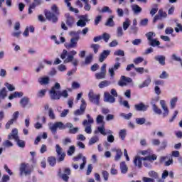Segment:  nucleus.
Here are the masks:
<instances>
[{
  "label": "nucleus",
  "instance_id": "1",
  "mask_svg": "<svg viewBox=\"0 0 182 182\" xmlns=\"http://www.w3.org/2000/svg\"><path fill=\"white\" fill-rule=\"evenodd\" d=\"M57 90H60V84L59 82H55V85L52 87L49 92L51 100H59L60 97H64V99L69 97V93H68L66 90L61 92Z\"/></svg>",
  "mask_w": 182,
  "mask_h": 182
},
{
  "label": "nucleus",
  "instance_id": "2",
  "mask_svg": "<svg viewBox=\"0 0 182 182\" xmlns=\"http://www.w3.org/2000/svg\"><path fill=\"white\" fill-rule=\"evenodd\" d=\"M51 11H53V13L49 11H45V16L48 21H52V22L55 23V22H58V17L56 15H59V9L54 4L51 7Z\"/></svg>",
  "mask_w": 182,
  "mask_h": 182
},
{
  "label": "nucleus",
  "instance_id": "3",
  "mask_svg": "<svg viewBox=\"0 0 182 182\" xmlns=\"http://www.w3.org/2000/svg\"><path fill=\"white\" fill-rule=\"evenodd\" d=\"M154 160H157V156L156 155H151V156H148L144 158L140 157V156H135L134 159V164L136 166V167H138L139 168H141L142 167V164L141 161H154Z\"/></svg>",
  "mask_w": 182,
  "mask_h": 182
},
{
  "label": "nucleus",
  "instance_id": "4",
  "mask_svg": "<svg viewBox=\"0 0 182 182\" xmlns=\"http://www.w3.org/2000/svg\"><path fill=\"white\" fill-rule=\"evenodd\" d=\"M20 175L21 176H29L32 173V168L29 164L22 163L20 165Z\"/></svg>",
  "mask_w": 182,
  "mask_h": 182
},
{
  "label": "nucleus",
  "instance_id": "5",
  "mask_svg": "<svg viewBox=\"0 0 182 182\" xmlns=\"http://www.w3.org/2000/svg\"><path fill=\"white\" fill-rule=\"evenodd\" d=\"M88 97L91 103H94V105H96L97 106L100 105V94H95L93 90H90Z\"/></svg>",
  "mask_w": 182,
  "mask_h": 182
},
{
  "label": "nucleus",
  "instance_id": "6",
  "mask_svg": "<svg viewBox=\"0 0 182 182\" xmlns=\"http://www.w3.org/2000/svg\"><path fill=\"white\" fill-rule=\"evenodd\" d=\"M66 127V124H64L62 122H58L54 124H50L49 129L53 133H56V132H58V129H59V130H65Z\"/></svg>",
  "mask_w": 182,
  "mask_h": 182
},
{
  "label": "nucleus",
  "instance_id": "7",
  "mask_svg": "<svg viewBox=\"0 0 182 182\" xmlns=\"http://www.w3.org/2000/svg\"><path fill=\"white\" fill-rule=\"evenodd\" d=\"M55 151L57 153V156H58V163L63 161V160H65V157H66V154L63 152V149H62L59 144L55 145Z\"/></svg>",
  "mask_w": 182,
  "mask_h": 182
},
{
  "label": "nucleus",
  "instance_id": "8",
  "mask_svg": "<svg viewBox=\"0 0 182 182\" xmlns=\"http://www.w3.org/2000/svg\"><path fill=\"white\" fill-rule=\"evenodd\" d=\"M80 159H82V163L80 165V170H83L85 168V166H86V163H87L86 156H83V154H78L76 156L73 157L74 161H77Z\"/></svg>",
  "mask_w": 182,
  "mask_h": 182
},
{
  "label": "nucleus",
  "instance_id": "9",
  "mask_svg": "<svg viewBox=\"0 0 182 182\" xmlns=\"http://www.w3.org/2000/svg\"><path fill=\"white\" fill-rule=\"evenodd\" d=\"M86 110V101L83 99L81 100V105L79 109H76L74 112L75 116H82V114H85V111Z\"/></svg>",
  "mask_w": 182,
  "mask_h": 182
},
{
  "label": "nucleus",
  "instance_id": "10",
  "mask_svg": "<svg viewBox=\"0 0 182 182\" xmlns=\"http://www.w3.org/2000/svg\"><path fill=\"white\" fill-rule=\"evenodd\" d=\"M133 80L129 77H126L124 75L121 76L120 80L118 81V85L123 87L124 86H127L128 83H132Z\"/></svg>",
  "mask_w": 182,
  "mask_h": 182
},
{
  "label": "nucleus",
  "instance_id": "11",
  "mask_svg": "<svg viewBox=\"0 0 182 182\" xmlns=\"http://www.w3.org/2000/svg\"><path fill=\"white\" fill-rule=\"evenodd\" d=\"M89 16L87 14L81 16L80 18L77 22V26H80V28H85L86 26V23L89 22Z\"/></svg>",
  "mask_w": 182,
  "mask_h": 182
},
{
  "label": "nucleus",
  "instance_id": "12",
  "mask_svg": "<svg viewBox=\"0 0 182 182\" xmlns=\"http://www.w3.org/2000/svg\"><path fill=\"white\" fill-rule=\"evenodd\" d=\"M64 63H71L76 68L79 65V60L75 58L73 55H68V58L64 60Z\"/></svg>",
  "mask_w": 182,
  "mask_h": 182
},
{
  "label": "nucleus",
  "instance_id": "13",
  "mask_svg": "<svg viewBox=\"0 0 182 182\" xmlns=\"http://www.w3.org/2000/svg\"><path fill=\"white\" fill-rule=\"evenodd\" d=\"M104 101L107 103H114V102H116V98L110 95V93L105 92L104 93Z\"/></svg>",
  "mask_w": 182,
  "mask_h": 182
},
{
  "label": "nucleus",
  "instance_id": "14",
  "mask_svg": "<svg viewBox=\"0 0 182 182\" xmlns=\"http://www.w3.org/2000/svg\"><path fill=\"white\" fill-rule=\"evenodd\" d=\"M134 109L136 112H146L149 109V106L144 105V103L141 102L134 105Z\"/></svg>",
  "mask_w": 182,
  "mask_h": 182
},
{
  "label": "nucleus",
  "instance_id": "15",
  "mask_svg": "<svg viewBox=\"0 0 182 182\" xmlns=\"http://www.w3.org/2000/svg\"><path fill=\"white\" fill-rule=\"evenodd\" d=\"M66 128L69 129V133L70 134H76L80 130L79 127H73V124L70 122L66 123Z\"/></svg>",
  "mask_w": 182,
  "mask_h": 182
},
{
  "label": "nucleus",
  "instance_id": "16",
  "mask_svg": "<svg viewBox=\"0 0 182 182\" xmlns=\"http://www.w3.org/2000/svg\"><path fill=\"white\" fill-rule=\"evenodd\" d=\"M79 41V38H72L70 41V43L66 46L68 49H72L76 48L77 46V41Z\"/></svg>",
  "mask_w": 182,
  "mask_h": 182
},
{
  "label": "nucleus",
  "instance_id": "17",
  "mask_svg": "<svg viewBox=\"0 0 182 182\" xmlns=\"http://www.w3.org/2000/svg\"><path fill=\"white\" fill-rule=\"evenodd\" d=\"M159 103L161 105L162 109L164 110V113H163L164 117L168 116L169 111H168V108L167 107V105H166V101L161 100H160Z\"/></svg>",
  "mask_w": 182,
  "mask_h": 182
},
{
  "label": "nucleus",
  "instance_id": "18",
  "mask_svg": "<svg viewBox=\"0 0 182 182\" xmlns=\"http://www.w3.org/2000/svg\"><path fill=\"white\" fill-rule=\"evenodd\" d=\"M121 65L122 64L120 63L117 62L115 63L113 67H112L111 68H109L108 72L111 77H113L114 76V70H117L120 68Z\"/></svg>",
  "mask_w": 182,
  "mask_h": 182
},
{
  "label": "nucleus",
  "instance_id": "19",
  "mask_svg": "<svg viewBox=\"0 0 182 182\" xmlns=\"http://www.w3.org/2000/svg\"><path fill=\"white\" fill-rule=\"evenodd\" d=\"M9 140H15L16 141L19 139V136H18V130L16 129H14L11 131V133H10L8 136Z\"/></svg>",
  "mask_w": 182,
  "mask_h": 182
},
{
  "label": "nucleus",
  "instance_id": "20",
  "mask_svg": "<svg viewBox=\"0 0 182 182\" xmlns=\"http://www.w3.org/2000/svg\"><path fill=\"white\" fill-rule=\"evenodd\" d=\"M65 18H66V24L68 26H70L72 28L73 26V23H75V19L73 17L70 16V14H65Z\"/></svg>",
  "mask_w": 182,
  "mask_h": 182
},
{
  "label": "nucleus",
  "instance_id": "21",
  "mask_svg": "<svg viewBox=\"0 0 182 182\" xmlns=\"http://www.w3.org/2000/svg\"><path fill=\"white\" fill-rule=\"evenodd\" d=\"M154 60L156 62H159V63L162 66H164V65H166V56L164 55H156L154 57Z\"/></svg>",
  "mask_w": 182,
  "mask_h": 182
},
{
  "label": "nucleus",
  "instance_id": "22",
  "mask_svg": "<svg viewBox=\"0 0 182 182\" xmlns=\"http://www.w3.org/2000/svg\"><path fill=\"white\" fill-rule=\"evenodd\" d=\"M110 55V50H105L103 52L100 54L99 61L102 63L105 62V59L107 58Z\"/></svg>",
  "mask_w": 182,
  "mask_h": 182
},
{
  "label": "nucleus",
  "instance_id": "23",
  "mask_svg": "<svg viewBox=\"0 0 182 182\" xmlns=\"http://www.w3.org/2000/svg\"><path fill=\"white\" fill-rule=\"evenodd\" d=\"M112 151L116 152V155L114 156L115 161H119V160H120V159H122V156H123V152L122 151V149H112Z\"/></svg>",
  "mask_w": 182,
  "mask_h": 182
},
{
  "label": "nucleus",
  "instance_id": "24",
  "mask_svg": "<svg viewBox=\"0 0 182 182\" xmlns=\"http://www.w3.org/2000/svg\"><path fill=\"white\" fill-rule=\"evenodd\" d=\"M87 119L82 122V126H87V124H93L95 123V120L90 117V114H87Z\"/></svg>",
  "mask_w": 182,
  "mask_h": 182
},
{
  "label": "nucleus",
  "instance_id": "25",
  "mask_svg": "<svg viewBox=\"0 0 182 182\" xmlns=\"http://www.w3.org/2000/svg\"><path fill=\"white\" fill-rule=\"evenodd\" d=\"M38 82L40 85H49L50 79L49 78V77H42L38 79Z\"/></svg>",
  "mask_w": 182,
  "mask_h": 182
},
{
  "label": "nucleus",
  "instance_id": "26",
  "mask_svg": "<svg viewBox=\"0 0 182 182\" xmlns=\"http://www.w3.org/2000/svg\"><path fill=\"white\" fill-rule=\"evenodd\" d=\"M97 133H100L102 136H107V132H106V129H105V125L97 127V130L94 132V134H97Z\"/></svg>",
  "mask_w": 182,
  "mask_h": 182
},
{
  "label": "nucleus",
  "instance_id": "27",
  "mask_svg": "<svg viewBox=\"0 0 182 182\" xmlns=\"http://www.w3.org/2000/svg\"><path fill=\"white\" fill-rule=\"evenodd\" d=\"M119 168L121 170L122 174H126L127 173V171H129L127 164H126V162H124V161H122L120 163Z\"/></svg>",
  "mask_w": 182,
  "mask_h": 182
},
{
  "label": "nucleus",
  "instance_id": "28",
  "mask_svg": "<svg viewBox=\"0 0 182 182\" xmlns=\"http://www.w3.org/2000/svg\"><path fill=\"white\" fill-rule=\"evenodd\" d=\"M72 0H64L65 4L67 5L68 8H69V11L70 12H75V14H79V10L72 7V4L70 3Z\"/></svg>",
  "mask_w": 182,
  "mask_h": 182
},
{
  "label": "nucleus",
  "instance_id": "29",
  "mask_svg": "<svg viewBox=\"0 0 182 182\" xmlns=\"http://www.w3.org/2000/svg\"><path fill=\"white\" fill-rule=\"evenodd\" d=\"M151 83V78L150 77H148L146 80H145L143 83L139 85V89H143V87H147Z\"/></svg>",
  "mask_w": 182,
  "mask_h": 182
},
{
  "label": "nucleus",
  "instance_id": "30",
  "mask_svg": "<svg viewBox=\"0 0 182 182\" xmlns=\"http://www.w3.org/2000/svg\"><path fill=\"white\" fill-rule=\"evenodd\" d=\"M131 7L134 15H139V14H140L142 11L141 7L139 6L137 4H133Z\"/></svg>",
  "mask_w": 182,
  "mask_h": 182
},
{
  "label": "nucleus",
  "instance_id": "31",
  "mask_svg": "<svg viewBox=\"0 0 182 182\" xmlns=\"http://www.w3.org/2000/svg\"><path fill=\"white\" fill-rule=\"evenodd\" d=\"M21 107H26L29 105V97H24L20 100Z\"/></svg>",
  "mask_w": 182,
  "mask_h": 182
},
{
  "label": "nucleus",
  "instance_id": "32",
  "mask_svg": "<svg viewBox=\"0 0 182 182\" xmlns=\"http://www.w3.org/2000/svg\"><path fill=\"white\" fill-rule=\"evenodd\" d=\"M114 16H110L105 23V26H109V28H113L114 26V21H113Z\"/></svg>",
  "mask_w": 182,
  "mask_h": 182
},
{
  "label": "nucleus",
  "instance_id": "33",
  "mask_svg": "<svg viewBox=\"0 0 182 182\" xmlns=\"http://www.w3.org/2000/svg\"><path fill=\"white\" fill-rule=\"evenodd\" d=\"M23 96V92H14L13 94H11L9 99V100H12V99H15L16 97H22Z\"/></svg>",
  "mask_w": 182,
  "mask_h": 182
},
{
  "label": "nucleus",
  "instance_id": "34",
  "mask_svg": "<svg viewBox=\"0 0 182 182\" xmlns=\"http://www.w3.org/2000/svg\"><path fill=\"white\" fill-rule=\"evenodd\" d=\"M107 134H109L107 136V142L108 143H113L114 141V136H113V132L110 129L107 131Z\"/></svg>",
  "mask_w": 182,
  "mask_h": 182
},
{
  "label": "nucleus",
  "instance_id": "35",
  "mask_svg": "<svg viewBox=\"0 0 182 182\" xmlns=\"http://www.w3.org/2000/svg\"><path fill=\"white\" fill-rule=\"evenodd\" d=\"M111 83L112 82L110 81L103 80L99 83L98 87H100V89H103L105 87H107V86L111 85Z\"/></svg>",
  "mask_w": 182,
  "mask_h": 182
},
{
  "label": "nucleus",
  "instance_id": "36",
  "mask_svg": "<svg viewBox=\"0 0 182 182\" xmlns=\"http://www.w3.org/2000/svg\"><path fill=\"white\" fill-rule=\"evenodd\" d=\"M148 43L149 46H152L153 48H156V46H160V41H156V38H154L150 41H148Z\"/></svg>",
  "mask_w": 182,
  "mask_h": 182
},
{
  "label": "nucleus",
  "instance_id": "37",
  "mask_svg": "<svg viewBox=\"0 0 182 182\" xmlns=\"http://www.w3.org/2000/svg\"><path fill=\"white\" fill-rule=\"evenodd\" d=\"M7 93H8V91H6V88L3 87L0 90V99H3V100L5 99V97L8 96ZM0 103H1V100H0Z\"/></svg>",
  "mask_w": 182,
  "mask_h": 182
},
{
  "label": "nucleus",
  "instance_id": "38",
  "mask_svg": "<svg viewBox=\"0 0 182 182\" xmlns=\"http://www.w3.org/2000/svg\"><path fill=\"white\" fill-rule=\"evenodd\" d=\"M97 141H99V136H94L90 138L88 144L89 146H92V144H95V143H97Z\"/></svg>",
  "mask_w": 182,
  "mask_h": 182
},
{
  "label": "nucleus",
  "instance_id": "39",
  "mask_svg": "<svg viewBox=\"0 0 182 182\" xmlns=\"http://www.w3.org/2000/svg\"><path fill=\"white\" fill-rule=\"evenodd\" d=\"M48 161L49 165L51 166V167H53V166L56 164V158H55V156H49L48 158Z\"/></svg>",
  "mask_w": 182,
  "mask_h": 182
},
{
  "label": "nucleus",
  "instance_id": "40",
  "mask_svg": "<svg viewBox=\"0 0 182 182\" xmlns=\"http://www.w3.org/2000/svg\"><path fill=\"white\" fill-rule=\"evenodd\" d=\"M93 60V54H90L85 59V65H90Z\"/></svg>",
  "mask_w": 182,
  "mask_h": 182
},
{
  "label": "nucleus",
  "instance_id": "41",
  "mask_svg": "<svg viewBox=\"0 0 182 182\" xmlns=\"http://www.w3.org/2000/svg\"><path fill=\"white\" fill-rule=\"evenodd\" d=\"M129 26H130V20L127 18L126 21L122 23V28L124 31H127V29H129Z\"/></svg>",
  "mask_w": 182,
  "mask_h": 182
},
{
  "label": "nucleus",
  "instance_id": "42",
  "mask_svg": "<svg viewBox=\"0 0 182 182\" xmlns=\"http://www.w3.org/2000/svg\"><path fill=\"white\" fill-rule=\"evenodd\" d=\"M75 151H76V147H75V146H70L68 150L67 151L68 156H73Z\"/></svg>",
  "mask_w": 182,
  "mask_h": 182
},
{
  "label": "nucleus",
  "instance_id": "43",
  "mask_svg": "<svg viewBox=\"0 0 182 182\" xmlns=\"http://www.w3.org/2000/svg\"><path fill=\"white\" fill-rule=\"evenodd\" d=\"M152 109L153 111L154 112V113H156V114H161L162 111L160 108H159V107H157V105H156V104H153L152 105Z\"/></svg>",
  "mask_w": 182,
  "mask_h": 182
},
{
  "label": "nucleus",
  "instance_id": "44",
  "mask_svg": "<svg viewBox=\"0 0 182 182\" xmlns=\"http://www.w3.org/2000/svg\"><path fill=\"white\" fill-rule=\"evenodd\" d=\"M178 100V98L177 97H173L170 101L171 105V109H174L176 107V105Z\"/></svg>",
  "mask_w": 182,
  "mask_h": 182
},
{
  "label": "nucleus",
  "instance_id": "45",
  "mask_svg": "<svg viewBox=\"0 0 182 182\" xmlns=\"http://www.w3.org/2000/svg\"><path fill=\"white\" fill-rule=\"evenodd\" d=\"M146 36L147 38L148 42H150L154 39L153 37L156 36V33L150 31L146 34Z\"/></svg>",
  "mask_w": 182,
  "mask_h": 182
},
{
  "label": "nucleus",
  "instance_id": "46",
  "mask_svg": "<svg viewBox=\"0 0 182 182\" xmlns=\"http://www.w3.org/2000/svg\"><path fill=\"white\" fill-rule=\"evenodd\" d=\"M95 77L96 79H97L98 80L100 79H105L106 78V73H97L95 74Z\"/></svg>",
  "mask_w": 182,
  "mask_h": 182
},
{
  "label": "nucleus",
  "instance_id": "47",
  "mask_svg": "<svg viewBox=\"0 0 182 182\" xmlns=\"http://www.w3.org/2000/svg\"><path fill=\"white\" fill-rule=\"evenodd\" d=\"M154 6L155 8L151 9L150 11V15H151V16H154V15H156L159 11V4H154Z\"/></svg>",
  "mask_w": 182,
  "mask_h": 182
},
{
  "label": "nucleus",
  "instance_id": "48",
  "mask_svg": "<svg viewBox=\"0 0 182 182\" xmlns=\"http://www.w3.org/2000/svg\"><path fill=\"white\" fill-rule=\"evenodd\" d=\"M126 129H121L119 132V136L122 139L124 140L126 139V136L127 133L126 132Z\"/></svg>",
  "mask_w": 182,
  "mask_h": 182
},
{
  "label": "nucleus",
  "instance_id": "49",
  "mask_svg": "<svg viewBox=\"0 0 182 182\" xmlns=\"http://www.w3.org/2000/svg\"><path fill=\"white\" fill-rule=\"evenodd\" d=\"M2 146L3 147L9 148V147H12L14 146V144L9 140H6L2 143Z\"/></svg>",
  "mask_w": 182,
  "mask_h": 182
},
{
  "label": "nucleus",
  "instance_id": "50",
  "mask_svg": "<svg viewBox=\"0 0 182 182\" xmlns=\"http://www.w3.org/2000/svg\"><path fill=\"white\" fill-rule=\"evenodd\" d=\"M135 122H136V124L142 125V124H144V123H146V118H144V117L136 118L135 119Z\"/></svg>",
  "mask_w": 182,
  "mask_h": 182
},
{
  "label": "nucleus",
  "instance_id": "51",
  "mask_svg": "<svg viewBox=\"0 0 182 182\" xmlns=\"http://www.w3.org/2000/svg\"><path fill=\"white\" fill-rule=\"evenodd\" d=\"M102 39H103L104 41H105L107 43L109 42V40L110 39V34L107 33H104L102 36H101Z\"/></svg>",
  "mask_w": 182,
  "mask_h": 182
},
{
  "label": "nucleus",
  "instance_id": "52",
  "mask_svg": "<svg viewBox=\"0 0 182 182\" xmlns=\"http://www.w3.org/2000/svg\"><path fill=\"white\" fill-rule=\"evenodd\" d=\"M105 119V117L102 114H99L96 118V123L97 124H102L103 123V120Z\"/></svg>",
  "mask_w": 182,
  "mask_h": 182
},
{
  "label": "nucleus",
  "instance_id": "53",
  "mask_svg": "<svg viewBox=\"0 0 182 182\" xmlns=\"http://www.w3.org/2000/svg\"><path fill=\"white\" fill-rule=\"evenodd\" d=\"M46 89L41 90L37 92V97H43L46 95Z\"/></svg>",
  "mask_w": 182,
  "mask_h": 182
},
{
  "label": "nucleus",
  "instance_id": "54",
  "mask_svg": "<svg viewBox=\"0 0 182 182\" xmlns=\"http://www.w3.org/2000/svg\"><path fill=\"white\" fill-rule=\"evenodd\" d=\"M123 28L122 27H117V38H122L123 36Z\"/></svg>",
  "mask_w": 182,
  "mask_h": 182
},
{
  "label": "nucleus",
  "instance_id": "55",
  "mask_svg": "<svg viewBox=\"0 0 182 182\" xmlns=\"http://www.w3.org/2000/svg\"><path fill=\"white\" fill-rule=\"evenodd\" d=\"M85 132L87 134H92V125L90 124L85 125Z\"/></svg>",
  "mask_w": 182,
  "mask_h": 182
},
{
  "label": "nucleus",
  "instance_id": "56",
  "mask_svg": "<svg viewBox=\"0 0 182 182\" xmlns=\"http://www.w3.org/2000/svg\"><path fill=\"white\" fill-rule=\"evenodd\" d=\"M48 116L52 120H55V119H56V116H55V113L53 112V109L52 108L49 109Z\"/></svg>",
  "mask_w": 182,
  "mask_h": 182
},
{
  "label": "nucleus",
  "instance_id": "57",
  "mask_svg": "<svg viewBox=\"0 0 182 182\" xmlns=\"http://www.w3.org/2000/svg\"><path fill=\"white\" fill-rule=\"evenodd\" d=\"M148 174L149 177H151L152 178H154H154H159V173H157V172L156 171H149Z\"/></svg>",
  "mask_w": 182,
  "mask_h": 182
},
{
  "label": "nucleus",
  "instance_id": "58",
  "mask_svg": "<svg viewBox=\"0 0 182 182\" xmlns=\"http://www.w3.org/2000/svg\"><path fill=\"white\" fill-rule=\"evenodd\" d=\"M114 56H122L124 58V51L122 50H117L114 53Z\"/></svg>",
  "mask_w": 182,
  "mask_h": 182
},
{
  "label": "nucleus",
  "instance_id": "59",
  "mask_svg": "<svg viewBox=\"0 0 182 182\" xmlns=\"http://www.w3.org/2000/svg\"><path fill=\"white\" fill-rule=\"evenodd\" d=\"M16 141L17 146H18V147H21V149H23V147H25V142L23 140H21L18 138Z\"/></svg>",
  "mask_w": 182,
  "mask_h": 182
},
{
  "label": "nucleus",
  "instance_id": "60",
  "mask_svg": "<svg viewBox=\"0 0 182 182\" xmlns=\"http://www.w3.org/2000/svg\"><path fill=\"white\" fill-rule=\"evenodd\" d=\"M158 15H159V16H161V18H167V13H166V11H163L162 9L159 10Z\"/></svg>",
  "mask_w": 182,
  "mask_h": 182
},
{
  "label": "nucleus",
  "instance_id": "61",
  "mask_svg": "<svg viewBox=\"0 0 182 182\" xmlns=\"http://www.w3.org/2000/svg\"><path fill=\"white\" fill-rule=\"evenodd\" d=\"M144 60V58L142 57H137L135 59H134V63L135 65H139V63H141Z\"/></svg>",
  "mask_w": 182,
  "mask_h": 182
},
{
  "label": "nucleus",
  "instance_id": "62",
  "mask_svg": "<svg viewBox=\"0 0 182 182\" xmlns=\"http://www.w3.org/2000/svg\"><path fill=\"white\" fill-rule=\"evenodd\" d=\"M91 48L93 49L95 53H97V52H99V48H100V46L98 44H92L91 45Z\"/></svg>",
  "mask_w": 182,
  "mask_h": 182
},
{
  "label": "nucleus",
  "instance_id": "63",
  "mask_svg": "<svg viewBox=\"0 0 182 182\" xmlns=\"http://www.w3.org/2000/svg\"><path fill=\"white\" fill-rule=\"evenodd\" d=\"M80 33V31H71L70 32V36H72V38H79V34Z\"/></svg>",
  "mask_w": 182,
  "mask_h": 182
},
{
  "label": "nucleus",
  "instance_id": "64",
  "mask_svg": "<svg viewBox=\"0 0 182 182\" xmlns=\"http://www.w3.org/2000/svg\"><path fill=\"white\" fill-rule=\"evenodd\" d=\"M142 181L143 182H154V178H149V177H143Z\"/></svg>",
  "mask_w": 182,
  "mask_h": 182
}]
</instances>
